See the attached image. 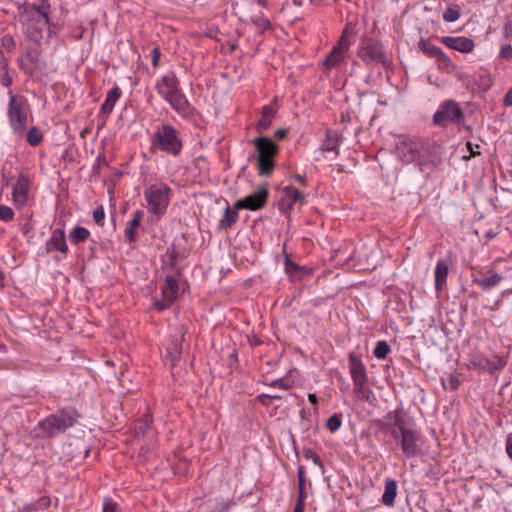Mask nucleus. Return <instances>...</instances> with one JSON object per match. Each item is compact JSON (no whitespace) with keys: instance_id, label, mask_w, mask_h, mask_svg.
<instances>
[{"instance_id":"f257e3e1","label":"nucleus","mask_w":512,"mask_h":512,"mask_svg":"<svg viewBox=\"0 0 512 512\" xmlns=\"http://www.w3.org/2000/svg\"><path fill=\"white\" fill-rule=\"evenodd\" d=\"M383 430L391 435L407 459L424 455L425 438L421 430L407 421L400 410L394 412L392 423L383 425Z\"/></svg>"},{"instance_id":"f03ea898","label":"nucleus","mask_w":512,"mask_h":512,"mask_svg":"<svg viewBox=\"0 0 512 512\" xmlns=\"http://www.w3.org/2000/svg\"><path fill=\"white\" fill-rule=\"evenodd\" d=\"M159 96L165 100L181 117L190 118L194 108L183 93L180 81L175 73L161 76L155 84Z\"/></svg>"},{"instance_id":"7ed1b4c3","label":"nucleus","mask_w":512,"mask_h":512,"mask_svg":"<svg viewBox=\"0 0 512 512\" xmlns=\"http://www.w3.org/2000/svg\"><path fill=\"white\" fill-rule=\"evenodd\" d=\"M183 150L181 132L169 123H162L155 127L150 135V151L164 153L178 157Z\"/></svg>"},{"instance_id":"20e7f679","label":"nucleus","mask_w":512,"mask_h":512,"mask_svg":"<svg viewBox=\"0 0 512 512\" xmlns=\"http://www.w3.org/2000/svg\"><path fill=\"white\" fill-rule=\"evenodd\" d=\"M19 22L27 37L39 42L43 38V29L50 24L49 10L43 11L32 5H24L19 12Z\"/></svg>"},{"instance_id":"39448f33","label":"nucleus","mask_w":512,"mask_h":512,"mask_svg":"<svg viewBox=\"0 0 512 512\" xmlns=\"http://www.w3.org/2000/svg\"><path fill=\"white\" fill-rule=\"evenodd\" d=\"M172 189L164 182L158 181L144 189V199L148 212L160 219L164 216L172 198Z\"/></svg>"},{"instance_id":"423d86ee","label":"nucleus","mask_w":512,"mask_h":512,"mask_svg":"<svg viewBox=\"0 0 512 512\" xmlns=\"http://www.w3.org/2000/svg\"><path fill=\"white\" fill-rule=\"evenodd\" d=\"M348 368L353 381L354 392L359 399L370 402L374 395L369 387V377L361 355L350 352L348 356Z\"/></svg>"},{"instance_id":"0eeeda50","label":"nucleus","mask_w":512,"mask_h":512,"mask_svg":"<svg viewBox=\"0 0 512 512\" xmlns=\"http://www.w3.org/2000/svg\"><path fill=\"white\" fill-rule=\"evenodd\" d=\"M258 153L257 170L259 176H269L275 169L274 158L279 152V148L270 138L261 136L252 141Z\"/></svg>"},{"instance_id":"6e6552de","label":"nucleus","mask_w":512,"mask_h":512,"mask_svg":"<svg viewBox=\"0 0 512 512\" xmlns=\"http://www.w3.org/2000/svg\"><path fill=\"white\" fill-rule=\"evenodd\" d=\"M427 150V142L420 138L402 137L396 145V154L404 164L417 162L422 171L421 158Z\"/></svg>"},{"instance_id":"1a4fd4ad","label":"nucleus","mask_w":512,"mask_h":512,"mask_svg":"<svg viewBox=\"0 0 512 512\" xmlns=\"http://www.w3.org/2000/svg\"><path fill=\"white\" fill-rule=\"evenodd\" d=\"M74 422L75 411L73 410H63L57 414L50 415L38 423V429L40 431L38 436L52 437L73 426Z\"/></svg>"},{"instance_id":"9d476101","label":"nucleus","mask_w":512,"mask_h":512,"mask_svg":"<svg viewBox=\"0 0 512 512\" xmlns=\"http://www.w3.org/2000/svg\"><path fill=\"white\" fill-rule=\"evenodd\" d=\"M29 104L21 95H10L8 105L9 122L14 132L21 134L27 126Z\"/></svg>"},{"instance_id":"9b49d317","label":"nucleus","mask_w":512,"mask_h":512,"mask_svg":"<svg viewBox=\"0 0 512 512\" xmlns=\"http://www.w3.org/2000/svg\"><path fill=\"white\" fill-rule=\"evenodd\" d=\"M463 119L462 109L453 100H446L441 103L433 116L434 123L441 127H446L449 123L459 124Z\"/></svg>"},{"instance_id":"f8f14e48","label":"nucleus","mask_w":512,"mask_h":512,"mask_svg":"<svg viewBox=\"0 0 512 512\" xmlns=\"http://www.w3.org/2000/svg\"><path fill=\"white\" fill-rule=\"evenodd\" d=\"M358 56L367 65L381 64L383 66H387L389 63V59L385 53L383 45L371 40H366L360 45L358 49Z\"/></svg>"},{"instance_id":"ddd939ff","label":"nucleus","mask_w":512,"mask_h":512,"mask_svg":"<svg viewBox=\"0 0 512 512\" xmlns=\"http://www.w3.org/2000/svg\"><path fill=\"white\" fill-rule=\"evenodd\" d=\"M350 40L347 36L346 30L343 31L337 44L332 48L330 53L326 56L323 66L326 70H331L338 67L345 59L346 53L350 48Z\"/></svg>"},{"instance_id":"4468645a","label":"nucleus","mask_w":512,"mask_h":512,"mask_svg":"<svg viewBox=\"0 0 512 512\" xmlns=\"http://www.w3.org/2000/svg\"><path fill=\"white\" fill-rule=\"evenodd\" d=\"M269 191L266 187L259 188L253 194H250L235 202L236 210L246 209L256 211L263 208L267 202Z\"/></svg>"},{"instance_id":"2eb2a0df","label":"nucleus","mask_w":512,"mask_h":512,"mask_svg":"<svg viewBox=\"0 0 512 512\" xmlns=\"http://www.w3.org/2000/svg\"><path fill=\"white\" fill-rule=\"evenodd\" d=\"M178 290L179 287L177 280L173 276H167L165 278V284L162 287L163 300L155 301L154 307L159 311L168 308L174 303V301H176L178 297Z\"/></svg>"},{"instance_id":"dca6fc26","label":"nucleus","mask_w":512,"mask_h":512,"mask_svg":"<svg viewBox=\"0 0 512 512\" xmlns=\"http://www.w3.org/2000/svg\"><path fill=\"white\" fill-rule=\"evenodd\" d=\"M30 184L29 177L24 174L17 178L12 191V200L16 208L22 209L27 204Z\"/></svg>"},{"instance_id":"f3484780","label":"nucleus","mask_w":512,"mask_h":512,"mask_svg":"<svg viewBox=\"0 0 512 512\" xmlns=\"http://www.w3.org/2000/svg\"><path fill=\"white\" fill-rule=\"evenodd\" d=\"M121 96H122V90L117 85L114 86L113 88H111L107 92L105 100L100 107V111H99V115H98L99 121H101V126L105 125L107 119L109 118L116 103L121 98Z\"/></svg>"},{"instance_id":"a211bd4d","label":"nucleus","mask_w":512,"mask_h":512,"mask_svg":"<svg viewBox=\"0 0 512 512\" xmlns=\"http://www.w3.org/2000/svg\"><path fill=\"white\" fill-rule=\"evenodd\" d=\"M306 203V195L292 186H287L282 190V199L280 203L281 210L288 212L295 204L303 205Z\"/></svg>"},{"instance_id":"6ab92c4d","label":"nucleus","mask_w":512,"mask_h":512,"mask_svg":"<svg viewBox=\"0 0 512 512\" xmlns=\"http://www.w3.org/2000/svg\"><path fill=\"white\" fill-rule=\"evenodd\" d=\"M440 41L446 47L461 53H471L475 48L474 41L465 36H444L440 38Z\"/></svg>"},{"instance_id":"aec40b11","label":"nucleus","mask_w":512,"mask_h":512,"mask_svg":"<svg viewBox=\"0 0 512 512\" xmlns=\"http://www.w3.org/2000/svg\"><path fill=\"white\" fill-rule=\"evenodd\" d=\"M46 248L48 252L57 250L65 257L69 250L66 243L65 231L61 228L54 229L46 243Z\"/></svg>"},{"instance_id":"412c9836","label":"nucleus","mask_w":512,"mask_h":512,"mask_svg":"<svg viewBox=\"0 0 512 512\" xmlns=\"http://www.w3.org/2000/svg\"><path fill=\"white\" fill-rule=\"evenodd\" d=\"M449 261L446 259H439L436 263L435 275V289L442 291L446 287L447 277L449 274Z\"/></svg>"},{"instance_id":"4be33fe9","label":"nucleus","mask_w":512,"mask_h":512,"mask_svg":"<svg viewBox=\"0 0 512 512\" xmlns=\"http://www.w3.org/2000/svg\"><path fill=\"white\" fill-rule=\"evenodd\" d=\"M143 215L144 213L142 210H136L133 213L132 219L128 222L124 235L129 243H133L137 240V229L142 222Z\"/></svg>"},{"instance_id":"5701e85b","label":"nucleus","mask_w":512,"mask_h":512,"mask_svg":"<svg viewBox=\"0 0 512 512\" xmlns=\"http://www.w3.org/2000/svg\"><path fill=\"white\" fill-rule=\"evenodd\" d=\"M502 279V276L498 273H493L489 277L480 276V271L474 272L472 274L473 283L477 284L479 287L485 290L496 287Z\"/></svg>"},{"instance_id":"b1692460","label":"nucleus","mask_w":512,"mask_h":512,"mask_svg":"<svg viewBox=\"0 0 512 512\" xmlns=\"http://www.w3.org/2000/svg\"><path fill=\"white\" fill-rule=\"evenodd\" d=\"M397 482L394 479H386L382 503L386 506H393L397 496Z\"/></svg>"},{"instance_id":"393cba45","label":"nucleus","mask_w":512,"mask_h":512,"mask_svg":"<svg viewBox=\"0 0 512 512\" xmlns=\"http://www.w3.org/2000/svg\"><path fill=\"white\" fill-rule=\"evenodd\" d=\"M238 220V210L233 207V209L230 208L229 205L224 210V214L222 218L219 220L218 226L220 229L227 230L232 225H234Z\"/></svg>"},{"instance_id":"a878e982","label":"nucleus","mask_w":512,"mask_h":512,"mask_svg":"<svg viewBox=\"0 0 512 512\" xmlns=\"http://www.w3.org/2000/svg\"><path fill=\"white\" fill-rule=\"evenodd\" d=\"M419 49L429 58L436 59L442 52L440 47L432 44L429 40L420 39L418 43Z\"/></svg>"},{"instance_id":"bb28decb","label":"nucleus","mask_w":512,"mask_h":512,"mask_svg":"<svg viewBox=\"0 0 512 512\" xmlns=\"http://www.w3.org/2000/svg\"><path fill=\"white\" fill-rule=\"evenodd\" d=\"M435 60L437 62L438 70L442 72L453 73L457 70L456 64L445 52H442Z\"/></svg>"},{"instance_id":"cd10ccee","label":"nucleus","mask_w":512,"mask_h":512,"mask_svg":"<svg viewBox=\"0 0 512 512\" xmlns=\"http://www.w3.org/2000/svg\"><path fill=\"white\" fill-rule=\"evenodd\" d=\"M498 363H499V365L495 366L494 363H492L489 359L482 357V356H478L472 361V364L474 366H476L482 370H487L490 373L494 372L497 369H501L504 367V363L500 359H498Z\"/></svg>"},{"instance_id":"c85d7f7f","label":"nucleus","mask_w":512,"mask_h":512,"mask_svg":"<svg viewBox=\"0 0 512 512\" xmlns=\"http://www.w3.org/2000/svg\"><path fill=\"white\" fill-rule=\"evenodd\" d=\"M51 501L48 497H41L37 502L28 504L19 512H48Z\"/></svg>"},{"instance_id":"c756f323","label":"nucleus","mask_w":512,"mask_h":512,"mask_svg":"<svg viewBox=\"0 0 512 512\" xmlns=\"http://www.w3.org/2000/svg\"><path fill=\"white\" fill-rule=\"evenodd\" d=\"M339 145L338 134L330 129H327L325 132V139L322 144V149L324 151H334Z\"/></svg>"},{"instance_id":"7c9ffc66","label":"nucleus","mask_w":512,"mask_h":512,"mask_svg":"<svg viewBox=\"0 0 512 512\" xmlns=\"http://www.w3.org/2000/svg\"><path fill=\"white\" fill-rule=\"evenodd\" d=\"M273 111L269 106H264L262 110L261 118L257 123V130L263 132L268 129L272 123Z\"/></svg>"},{"instance_id":"2f4dec72","label":"nucleus","mask_w":512,"mask_h":512,"mask_svg":"<svg viewBox=\"0 0 512 512\" xmlns=\"http://www.w3.org/2000/svg\"><path fill=\"white\" fill-rule=\"evenodd\" d=\"M90 236V232L85 227L77 226L70 233V241L73 244L85 242Z\"/></svg>"},{"instance_id":"473e14b6","label":"nucleus","mask_w":512,"mask_h":512,"mask_svg":"<svg viewBox=\"0 0 512 512\" xmlns=\"http://www.w3.org/2000/svg\"><path fill=\"white\" fill-rule=\"evenodd\" d=\"M390 352H391V348L388 345V343L384 340L378 341L373 350L374 356L379 360L385 359Z\"/></svg>"},{"instance_id":"72a5a7b5","label":"nucleus","mask_w":512,"mask_h":512,"mask_svg":"<svg viewBox=\"0 0 512 512\" xmlns=\"http://www.w3.org/2000/svg\"><path fill=\"white\" fill-rule=\"evenodd\" d=\"M461 16L460 7L458 5H452L447 7L443 13V20L445 22H455L459 20Z\"/></svg>"},{"instance_id":"f704fd0d","label":"nucleus","mask_w":512,"mask_h":512,"mask_svg":"<svg viewBox=\"0 0 512 512\" xmlns=\"http://www.w3.org/2000/svg\"><path fill=\"white\" fill-rule=\"evenodd\" d=\"M342 425V414H334L326 421V428L331 432L335 433L340 429Z\"/></svg>"},{"instance_id":"c9c22d12","label":"nucleus","mask_w":512,"mask_h":512,"mask_svg":"<svg viewBox=\"0 0 512 512\" xmlns=\"http://www.w3.org/2000/svg\"><path fill=\"white\" fill-rule=\"evenodd\" d=\"M459 378L456 374H450L446 379L442 380L445 390H455L459 386Z\"/></svg>"},{"instance_id":"e433bc0d","label":"nucleus","mask_w":512,"mask_h":512,"mask_svg":"<svg viewBox=\"0 0 512 512\" xmlns=\"http://www.w3.org/2000/svg\"><path fill=\"white\" fill-rule=\"evenodd\" d=\"M284 264L286 273L292 277H296L298 272L302 270V267L291 261L288 257H286Z\"/></svg>"},{"instance_id":"4c0bfd02","label":"nucleus","mask_w":512,"mask_h":512,"mask_svg":"<svg viewBox=\"0 0 512 512\" xmlns=\"http://www.w3.org/2000/svg\"><path fill=\"white\" fill-rule=\"evenodd\" d=\"M42 140V135L38 129L32 128L30 129L27 135V141L31 146H37Z\"/></svg>"},{"instance_id":"58836bf2","label":"nucleus","mask_w":512,"mask_h":512,"mask_svg":"<svg viewBox=\"0 0 512 512\" xmlns=\"http://www.w3.org/2000/svg\"><path fill=\"white\" fill-rule=\"evenodd\" d=\"M14 218L13 210L5 205H0V221L9 222Z\"/></svg>"},{"instance_id":"ea45409f","label":"nucleus","mask_w":512,"mask_h":512,"mask_svg":"<svg viewBox=\"0 0 512 512\" xmlns=\"http://www.w3.org/2000/svg\"><path fill=\"white\" fill-rule=\"evenodd\" d=\"M168 353L171 356H178L181 353L182 350V342L178 341L177 339L172 340L171 345L167 348Z\"/></svg>"},{"instance_id":"a19ab883","label":"nucleus","mask_w":512,"mask_h":512,"mask_svg":"<svg viewBox=\"0 0 512 512\" xmlns=\"http://www.w3.org/2000/svg\"><path fill=\"white\" fill-rule=\"evenodd\" d=\"M270 386L288 390V389L292 388V383L289 379L280 378V379L272 381L270 383Z\"/></svg>"},{"instance_id":"79ce46f5","label":"nucleus","mask_w":512,"mask_h":512,"mask_svg":"<svg viewBox=\"0 0 512 512\" xmlns=\"http://www.w3.org/2000/svg\"><path fill=\"white\" fill-rule=\"evenodd\" d=\"M93 219L97 225L102 226L105 219V211L103 206H99L93 212Z\"/></svg>"},{"instance_id":"37998d69","label":"nucleus","mask_w":512,"mask_h":512,"mask_svg":"<svg viewBox=\"0 0 512 512\" xmlns=\"http://www.w3.org/2000/svg\"><path fill=\"white\" fill-rule=\"evenodd\" d=\"M305 500H306L305 491H299L298 498H297L296 505L294 507L293 512H303L304 506H305Z\"/></svg>"},{"instance_id":"c03bdc74","label":"nucleus","mask_w":512,"mask_h":512,"mask_svg":"<svg viewBox=\"0 0 512 512\" xmlns=\"http://www.w3.org/2000/svg\"><path fill=\"white\" fill-rule=\"evenodd\" d=\"M297 480H298V490L305 491V471L302 466L298 468L297 471Z\"/></svg>"},{"instance_id":"a18cd8bd","label":"nucleus","mask_w":512,"mask_h":512,"mask_svg":"<svg viewBox=\"0 0 512 512\" xmlns=\"http://www.w3.org/2000/svg\"><path fill=\"white\" fill-rule=\"evenodd\" d=\"M117 505L112 499H105L102 512H116Z\"/></svg>"},{"instance_id":"49530a36","label":"nucleus","mask_w":512,"mask_h":512,"mask_svg":"<svg viewBox=\"0 0 512 512\" xmlns=\"http://www.w3.org/2000/svg\"><path fill=\"white\" fill-rule=\"evenodd\" d=\"M499 56L502 59H511L512 58V46L511 45H504L501 47Z\"/></svg>"},{"instance_id":"de8ad7c7","label":"nucleus","mask_w":512,"mask_h":512,"mask_svg":"<svg viewBox=\"0 0 512 512\" xmlns=\"http://www.w3.org/2000/svg\"><path fill=\"white\" fill-rule=\"evenodd\" d=\"M291 179L298 183L300 186L305 187L307 185L306 175L295 174L291 176Z\"/></svg>"},{"instance_id":"09e8293b","label":"nucleus","mask_w":512,"mask_h":512,"mask_svg":"<svg viewBox=\"0 0 512 512\" xmlns=\"http://www.w3.org/2000/svg\"><path fill=\"white\" fill-rule=\"evenodd\" d=\"M36 8H40L43 11L50 10V4L48 0H38L37 4H31Z\"/></svg>"},{"instance_id":"8fccbe9b","label":"nucleus","mask_w":512,"mask_h":512,"mask_svg":"<svg viewBox=\"0 0 512 512\" xmlns=\"http://www.w3.org/2000/svg\"><path fill=\"white\" fill-rule=\"evenodd\" d=\"M503 34L505 38H509L512 35V22L508 21L504 24Z\"/></svg>"},{"instance_id":"3c124183","label":"nucleus","mask_w":512,"mask_h":512,"mask_svg":"<svg viewBox=\"0 0 512 512\" xmlns=\"http://www.w3.org/2000/svg\"><path fill=\"white\" fill-rule=\"evenodd\" d=\"M159 59H160V51L158 48H154L152 50V65L154 67L158 66Z\"/></svg>"},{"instance_id":"603ef678","label":"nucleus","mask_w":512,"mask_h":512,"mask_svg":"<svg viewBox=\"0 0 512 512\" xmlns=\"http://www.w3.org/2000/svg\"><path fill=\"white\" fill-rule=\"evenodd\" d=\"M1 83L5 87H9L12 84V78L8 75L7 72H4L1 76Z\"/></svg>"},{"instance_id":"864d4df0","label":"nucleus","mask_w":512,"mask_h":512,"mask_svg":"<svg viewBox=\"0 0 512 512\" xmlns=\"http://www.w3.org/2000/svg\"><path fill=\"white\" fill-rule=\"evenodd\" d=\"M504 105L512 106V88L506 93L504 97Z\"/></svg>"},{"instance_id":"5fc2aeb1","label":"nucleus","mask_w":512,"mask_h":512,"mask_svg":"<svg viewBox=\"0 0 512 512\" xmlns=\"http://www.w3.org/2000/svg\"><path fill=\"white\" fill-rule=\"evenodd\" d=\"M506 452L508 456L512 459V438L509 437L506 442Z\"/></svg>"},{"instance_id":"6e6d98bb","label":"nucleus","mask_w":512,"mask_h":512,"mask_svg":"<svg viewBox=\"0 0 512 512\" xmlns=\"http://www.w3.org/2000/svg\"><path fill=\"white\" fill-rule=\"evenodd\" d=\"M287 134V131L285 129H278L276 132H275V137H277L278 139H283L285 138Z\"/></svg>"},{"instance_id":"4d7b16f0","label":"nucleus","mask_w":512,"mask_h":512,"mask_svg":"<svg viewBox=\"0 0 512 512\" xmlns=\"http://www.w3.org/2000/svg\"><path fill=\"white\" fill-rule=\"evenodd\" d=\"M308 400L313 405L317 404V396L314 393L308 394Z\"/></svg>"},{"instance_id":"13d9d810","label":"nucleus","mask_w":512,"mask_h":512,"mask_svg":"<svg viewBox=\"0 0 512 512\" xmlns=\"http://www.w3.org/2000/svg\"><path fill=\"white\" fill-rule=\"evenodd\" d=\"M467 148L469 149V151L471 152V155L472 156H476L477 154H479V152H475L474 151V147H472V143L471 142H468L467 143Z\"/></svg>"},{"instance_id":"bf43d9fd","label":"nucleus","mask_w":512,"mask_h":512,"mask_svg":"<svg viewBox=\"0 0 512 512\" xmlns=\"http://www.w3.org/2000/svg\"><path fill=\"white\" fill-rule=\"evenodd\" d=\"M259 398H260L261 401H263L264 398L281 399L280 396H276V395L275 396H270V395H266V394H261L259 396Z\"/></svg>"},{"instance_id":"052dcab7","label":"nucleus","mask_w":512,"mask_h":512,"mask_svg":"<svg viewBox=\"0 0 512 512\" xmlns=\"http://www.w3.org/2000/svg\"><path fill=\"white\" fill-rule=\"evenodd\" d=\"M313 461H314V463H316V464H317V463L319 462V457L316 455V456L314 457Z\"/></svg>"},{"instance_id":"680f3d73","label":"nucleus","mask_w":512,"mask_h":512,"mask_svg":"<svg viewBox=\"0 0 512 512\" xmlns=\"http://www.w3.org/2000/svg\"><path fill=\"white\" fill-rule=\"evenodd\" d=\"M259 4H263L264 0H257Z\"/></svg>"}]
</instances>
